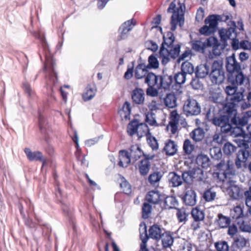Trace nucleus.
<instances>
[{
    "instance_id": "nucleus-1",
    "label": "nucleus",
    "mask_w": 251,
    "mask_h": 251,
    "mask_svg": "<svg viewBox=\"0 0 251 251\" xmlns=\"http://www.w3.org/2000/svg\"><path fill=\"white\" fill-rule=\"evenodd\" d=\"M185 5L180 2H178V6L176 7V0L173 1L170 4L167 11L169 13H173L171 17V29L175 31L176 28L177 24L181 27L184 23Z\"/></svg>"
},
{
    "instance_id": "nucleus-2",
    "label": "nucleus",
    "mask_w": 251,
    "mask_h": 251,
    "mask_svg": "<svg viewBox=\"0 0 251 251\" xmlns=\"http://www.w3.org/2000/svg\"><path fill=\"white\" fill-rule=\"evenodd\" d=\"M209 77L213 84H220L224 81L226 77L222 60L213 61L209 71Z\"/></svg>"
},
{
    "instance_id": "nucleus-3",
    "label": "nucleus",
    "mask_w": 251,
    "mask_h": 251,
    "mask_svg": "<svg viewBox=\"0 0 251 251\" xmlns=\"http://www.w3.org/2000/svg\"><path fill=\"white\" fill-rule=\"evenodd\" d=\"M216 167L219 170H223V172L217 173L218 177L220 180L224 181L226 178H231L235 174L234 170V165L232 162L228 160L226 163L225 161H221L217 164Z\"/></svg>"
},
{
    "instance_id": "nucleus-4",
    "label": "nucleus",
    "mask_w": 251,
    "mask_h": 251,
    "mask_svg": "<svg viewBox=\"0 0 251 251\" xmlns=\"http://www.w3.org/2000/svg\"><path fill=\"white\" fill-rule=\"evenodd\" d=\"M180 46L179 44L175 45L174 47H171L170 49H164L163 47L160 48L159 51V58L161 59V63L166 65L170 61V57L176 59L178 56L180 52Z\"/></svg>"
},
{
    "instance_id": "nucleus-5",
    "label": "nucleus",
    "mask_w": 251,
    "mask_h": 251,
    "mask_svg": "<svg viewBox=\"0 0 251 251\" xmlns=\"http://www.w3.org/2000/svg\"><path fill=\"white\" fill-rule=\"evenodd\" d=\"M148 126L144 123L139 124L137 120L131 121L127 126V132L130 136L137 134L138 138L146 134Z\"/></svg>"
},
{
    "instance_id": "nucleus-6",
    "label": "nucleus",
    "mask_w": 251,
    "mask_h": 251,
    "mask_svg": "<svg viewBox=\"0 0 251 251\" xmlns=\"http://www.w3.org/2000/svg\"><path fill=\"white\" fill-rule=\"evenodd\" d=\"M183 110L187 116L198 115L201 113V108L196 100L189 99L185 102Z\"/></svg>"
},
{
    "instance_id": "nucleus-7",
    "label": "nucleus",
    "mask_w": 251,
    "mask_h": 251,
    "mask_svg": "<svg viewBox=\"0 0 251 251\" xmlns=\"http://www.w3.org/2000/svg\"><path fill=\"white\" fill-rule=\"evenodd\" d=\"M249 142L245 140H242L240 141V146H242L244 150H240L237 154L235 160V165L237 168L239 169L242 167V164L246 163L248 158L249 156V152L246 150L249 147Z\"/></svg>"
},
{
    "instance_id": "nucleus-8",
    "label": "nucleus",
    "mask_w": 251,
    "mask_h": 251,
    "mask_svg": "<svg viewBox=\"0 0 251 251\" xmlns=\"http://www.w3.org/2000/svg\"><path fill=\"white\" fill-rule=\"evenodd\" d=\"M136 23L133 19L129 20L124 22L119 28V35L117 37L118 41L126 39L130 31L135 25Z\"/></svg>"
},
{
    "instance_id": "nucleus-9",
    "label": "nucleus",
    "mask_w": 251,
    "mask_h": 251,
    "mask_svg": "<svg viewBox=\"0 0 251 251\" xmlns=\"http://www.w3.org/2000/svg\"><path fill=\"white\" fill-rule=\"evenodd\" d=\"M181 176L183 178V182L190 183L194 178L201 180L203 176V171L200 168L194 169L190 172L182 173Z\"/></svg>"
},
{
    "instance_id": "nucleus-10",
    "label": "nucleus",
    "mask_w": 251,
    "mask_h": 251,
    "mask_svg": "<svg viewBox=\"0 0 251 251\" xmlns=\"http://www.w3.org/2000/svg\"><path fill=\"white\" fill-rule=\"evenodd\" d=\"M219 35L221 41L223 42L224 46L227 45L226 41L228 39L232 40L236 37L235 28L233 27H229L228 29H221L219 31Z\"/></svg>"
},
{
    "instance_id": "nucleus-11",
    "label": "nucleus",
    "mask_w": 251,
    "mask_h": 251,
    "mask_svg": "<svg viewBox=\"0 0 251 251\" xmlns=\"http://www.w3.org/2000/svg\"><path fill=\"white\" fill-rule=\"evenodd\" d=\"M249 244V242L248 239H246L242 235H236L233 238V242L231 247L233 250H242Z\"/></svg>"
},
{
    "instance_id": "nucleus-12",
    "label": "nucleus",
    "mask_w": 251,
    "mask_h": 251,
    "mask_svg": "<svg viewBox=\"0 0 251 251\" xmlns=\"http://www.w3.org/2000/svg\"><path fill=\"white\" fill-rule=\"evenodd\" d=\"M226 68L228 74L240 71V65L237 62L234 54L227 58Z\"/></svg>"
},
{
    "instance_id": "nucleus-13",
    "label": "nucleus",
    "mask_w": 251,
    "mask_h": 251,
    "mask_svg": "<svg viewBox=\"0 0 251 251\" xmlns=\"http://www.w3.org/2000/svg\"><path fill=\"white\" fill-rule=\"evenodd\" d=\"M55 67L56 62L54 59L50 58L47 60V66H46V68H45V69L48 68L50 70L51 73L50 81L52 82L53 86L57 84L58 81L57 73L55 70Z\"/></svg>"
},
{
    "instance_id": "nucleus-14",
    "label": "nucleus",
    "mask_w": 251,
    "mask_h": 251,
    "mask_svg": "<svg viewBox=\"0 0 251 251\" xmlns=\"http://www.w3.org/2000/svg\"><path fill=\"white\" fill-rule=\"evenodd\" d=\"M182 200L186 205L194 206L197 202L196 193L193 190H188L182 197Z\"/></svg>"
},
{
    "instance_id": "nucleus-15",
    "label": "nucleus",
    "mask_w": 251,
    "mask_h": 251,
    "mask_svg": "<svg viewBox=\"0 0 251 251\" xmlns=\"http://www.w3.org/2000/svg\"><path fill=\"white\" fill-rule=\"evenodd\" d=\"M228 81L231 84L236 85L237 86L243 84L245 77L244 75L240 71H237L233 73L228 75Z\"/></svg>"
},
{
    "instance_id": "nucleus-16",
    "label": "nucleus",
    "mask_w": 251,
    "mask_h": 251,
    "mask_svg": "<svg viewBox=\"0 0 251 251\" xmlns=\"http://www.w3.org/2000/svg\"><path fill=\"white\" fill-rule=\"evenodd\" d=\"M145 93L141 88H135L132 92L131 98L134 103L142 105L145 101Z\"/></svg>"
},
{
    "instance_id": "nucleus-17",
    "label": "nucleus",
    "mask_w": 251,
    "mask_h": 251,
    "mask_svg": "<svg viewBox=\"0 0 251 251\" xmlns=\"http://www.w3.org/2000/svg\"><path fill=\"white\" fill-rule=\"evenodd\" d=\"M163 198L164 197L157 190L150 191L146 196L147 201L154 204L159 203Z\"/></svg>"
},
{
    "instance_id": "nucleus-18",
    "label": "nucleus",
    "mask_w": 251,
    "mask_h": 251,
    "mask_svg": "<svg viewBox=\"0 0 251 251\" xmlns=\"http://www.w3.org/2000/svg\"><path fill=\"white\" fill-rule=\"evenodd\" d=\"M172 82L173 77L171 75H160L157 88L168 90L170 89Z\"/></svg>"
},
{
    "instance_id": "nucleus-19",
    "label": "nucleus",
    "mask_w": 251,
    "mask_h": 251,
    "mask_svg": "<svg viewBox=\"0 0 251 251\" xmlns=\"http://www.w3.org/2000/svg\"><path fill=\"white\" fill-rule=\"evenodd\" d=\"M149 232L150 237L157 241L161 239V236L164 234L163 230L157 225L151 226L149 230Z\"/></svg>"
},
{
    "instance_id": "nucleus-20",
    "label": "nucleus",
    "mask_w": 251,
    "mask_h": 251,
    "mask_svg": "<svg viewBox=\"0 0 251 251\" xmlns=\"http://www.w3.org/2000/svg\"><path fill=\"white\" fill-rule=\"evenodd\" d=\"M168 180L170 186L173 187H178L183 183V178L181 175L173 172L169 173Z\"/></svg>"
},
{
    "instance_id": "nucleus-21",
    "label": "nucleus",
    "mask_w": 251,
    "mask_h": 251,
    "mask_svg": "<svg viewBox=\"0 0 251 251\" xmlns=\"http://www.w3.org/2000/svg\"><path fill=\"white\" fill-rule=\"evenodd\" d=\"M131 158L128 151H120L119 152V162L118 165L121 167H126L130 163Z\"/></svg>"
},
{
    "instance_id": "nucleus-22",
    "label": "nucleus",
    "mask_w": 251,
    "mask_h": 251,
    "mask_svg": "<svg viewBox=\"0 0 251 251\" xmlns=\"http://www.w3.org/2000/svg\"><path fill=\"white\" fill-rule=\"evenodd\" d=\"M209 67L206 64H200L196 69V76L197 78H203L209 75Z\"/></svg>"
},
{
    "instance_id": "nucleus-23",
    "label": "nucleus",
    "mask_w": 251,
    "mask_h": 251,
    "mask_svg": "<svg viewBox=\"0 0 251 251\" xmlns=\"http://www.w3.org/2000/svg\"><path fill=\"white\" fill-rule=\"evenodd\" d=\"M24 152L27 159L30 161H38V160H42L43 153L40 151H35L33 152L29 148H25L24 149Z\"/></svg>"
},
{
    "instance_id": "nucleus-24",
    "label": "nucleus",
    "mask_w": 251,
    "mask_h": 251,
    "mask_svg": "<svg viewBox=\"0 0 251 251\" xmlns=\"http://www.w3.org/2000/svg\"><path fill=\"white\" fill-rule=\"evenodd\" d=\"M149 69L145 63H140L135 68L134 75L137 79H141L148 73Z\"/></svg>"
},
{
    "instance_id": "nucleus-25",
    "label": "nucleus",
    "mask_w": 251,
    "mask_h": 251,
    "mask_svg": "<svg viewBox=\"0 0 251 251\" xmlns=\"http://www.w3.org/2000/svg\"><path fill=\"white\" fill-rule=\"evenodd\" d=\"M164 104L169 108H174L177 106V98L175 94H167L164 99Z\"/></svg>"
},
{
    "instance_id": "nucleus-26",
    "label": "nucleus",
    "mask_w": 251,
    "mask_h": 251,
    "mask_svg": "<svg viewBox=\"0 0 251 251\" xmlns=\"http://www.w3.org/2000/svg\"><path fill=\"white\" fill-rule=\"evenodd\" d=\"M177 145L171 140H168L165 143L164 151L168 155H174L177 151Z\"/></svg>"
},
{
    "instance_id": "nucleus-27",
    "label": "nucleus",
    "mask_w": 251,
    "mask_h": 251,
    "mask_svg": "<svg viewBox=\"0 0 251 251\" xmlns=\"http://www.w3.org/2000/svg\"><path fill=\"white\" fill-rule=\"evenodd\" d=\"M175 37L174 34L171 32H168L166 36H163V42L162 44L161 47L164 49H170L173 46L175 41Z\"/></svg>"
},
{
    "instance_id": "nucleus-28",
    "label": "nucleus",
    "mask_w": 251,
    "mask_h": 251,
    "mask_svg": "<svg viewBox=\"0 0 251 251\" xmlns=\"http://www.w3.org/2000/svg\"><path fill=\"white\" fill-rule=\"evenodd\" d=\"M128 152L131 159H134V161L139 159L142 154H143L141 149L137 145L131 146Z\"/></svg>"
},
{
    "instance_id": "nucleus-29",
    "label": "nucleus",
    "mask_w": 251,
    "mask_h": 251,
    "mask_svg": "<svg viewBox=\"0 0 251 251\" xmlns=\"http://www.w3.org/2000/svg\"><path fill=\"white\" fill-rule=\"evenodd\" d=\"M220 18H221L220 15H213L209 16L205 19V24L208 25L213 31L215 32L218 25V21H220Z\"/></svg>"
},
{
    "instance_id": "nucleus-30",
    "label": "nucleus",
    "mask_w": 251,
    "mask_h": 251,
    "mask_svg": "<svg viewBox=\"0 0 251 251\" xmlns=\"http://www.w3.org/2000/svg\"><path fill=\"white\" fill-rule=\"evenodd\" d=\"M97 89L94 85H88L86 88V91L82 95L84 101H88L93 99L96 95Z\"/></svg>"
},
{
    "instance_id": "nucleus-31",
    "label": "nucleus",
    "mask_w": 251,
    "mask_h": 251,
    "mask_svg": "<svg viewBox=\"0 0 251 251\" xmlns=\"http://www.w3.org/2000/svg\"><path fill=\"white\" fill-rule=\"evenodd\" d=\"M162 244L164 248H170L174 243V238L170 232H164L161 236Z\"/></svg>"
},
{
    "instance_id": "nucleus-32",
    "label": "nucleus",
    "mask_w": 251,
    "mask_h": 251,
    "mask_svg": "<svg viewBox=\"0 0 251 251\" xmlns=\"http://www.w3.org/2000/svg\"><path fill=\"white\" fill-rule=\"evenodd\" d=\"M160 75H156L152 73H148L145 77V83L148 86H154L157 87Z\"/></svg>"
},
{
    "instance_id": "nucleus-33",
    "label": "nucleus",
    "mask_w": 251,
    "mask_h": 251,
    "mask_svg": "<svg viewBox=\"0 0 251 251\" xmlns=\"http://www.w3.org/2000/svg\"><path fill=\"white\" fill-rule=\"evenodd\" d=\"M176 216L179 223L185 224L188 221L189 213L184 208H176Z\"/></svg>"
},
{
    "instance_id": "nucleus-34",
    "label": "nucleus",
    "mask_w": 251,
    "mask_h": 251,
    "mask_svg": "<svg viewBox=\"0 0 251 251\" xmlns=\"http://www.w3.org/2000/svg\"><path fill=\"white\" fill-rule=\"evenodd\" d=\"M205 135L203 129L201 128L198 127L195 129L190 133L191 138L196 142L201 141Z\"/></svg>"
},
{
    "instance_id": "nucleus-35",
    "label": "nucleus",
    "mask_w": 251,
    "mask_h": 251,
    "mask_svg": "<svg viewBox=\"0 0 251 251\" xmlns=\"http://www.w3.org/2000/svg\"><path fill=\"white\" fill-rule=\"evenodd\" d=\"M218 219L217 223L220 228H224L227 227L230 224V219L226 216L220 213L218 215Z\"/></svg>"
},
{
    "instance_id": "nucleus-36",
    "label": "nucleus",
    "mask_w": 251,
    "mask_h": 251,
    "mask_svg": "<svg viewBox=\"0 0 251 251\" xmlns=\"http://www.w3.org/2000/svg\"><path fill=\"white\" fill-rule=\"evenodd\" d=\"M150 167V161H148L147 160H142L139 165L140 175L143 176H146L149 172Z\"/></svg>"
},
{
    "instance_id": "nucleus-37",
    "label": "nucleus",
    "mask_w": 251,
    "mask_h": 251,
    "mask_svg": "<svg viewBox=\"0 0 251 251\" xmlns=\"http://www.w3.org/2000/svg\"><path fill=\"white\" fill-rule=\"evenodd\" d=\"M139 231L140 233V238L142 241L141 244H147L150 236L148 235L147 226L145 223L140 224Z\"/></svg>"
},
{
    "instance_id": "nucleus-38",
    "label": "nucleus",
    "mask_w": 251,
    "mask_h": 251,
    "mask_svg": "<svg viewBox=\"0 0 251 251\" xmlns=\"http://www.w3.org/2000/svg\"><path fill=\"white\" fill-rule=\"evenodd\" d=\"M209 158L204 154H199L196 158L197 163L203 168H207L209 166Z\"/></svg>"
},
{
    "instance_id": "nucleus-39",
    "label": "nucleus",
    "mask_w": 251,
    "mask_h": 251,
    "mask_svg": "<svg viewBox=\"0 0 251 251\" xmlns=\"http://www.w3.org/2000/svg\"><path fill=\"white\" fill-rule=\"evenodd\" d=\"M191 215L196 222H199L202 221L204 218V213L197 207L194 208L191 211Z\"/></svg>"
},
{
    "instance_id": "nucleus-40",
    "label": "nucleus",
    "mask_w": 251,
    "mask_h": 251,
    "mask_svg": "<svg viewBox=\"0 0 251 251\" xmlns=\"http://www.w3.org/2000/svg\"><path fill=\"white\" fill-rule=\"evenodd\" d=\"M164 206L166 208H173L178 205V202L175 197L168 196L164 198L163 201Z\"/></svg>"
},
{
    "instance_id": "nucleus-41",
    "label": "nucleus",
    "mask_w": 251,
    "mask_h": 251,
    "mask_svg": "<svg viewBox=\"0 0 251 251\" xmlns=\"http://www.w3.org/2000/svg\"><path fill=\"white\" fill-rule=\"evenodd\" d=\"M40 39L43 49L45 51L46 63L45 65V68H46V66H47V60L50 58H53L50 56V48L45 37L44 36H41L40 37Z\"/></svg>"
},
{
    "instance_id": "nucleus-42",
    "label": "nucleus",
    "mask_w": 251,
    "mask_h": 251,
    "mask_svg": "<svg viewBox=\"0 0 251 251\" xmlns=\"http://www.w3.org/2000/svg\"><path fill=\"white\" fill-rule=\"evenodd\" d=\"M192 49L197 52H204L205 49V44L200 40L191 41Z\"/></svg>"
},
{
    "instance_id": "nucleus-43",
    "label": "nucleus",
    "mask_w": 251,
    "mask_h": 251,
    "mask_svg": "<svg viewBox=\"0 0 251 251\" xmlns=\"http://www.w3.org/2000/svg\"><path fill=\"white\" fill-rule=\"evenodd\" d=\"M181 71L186 75L187 74L192 75L194 72V67L191 63L185 61L181 64Z\"/></svg>"
},
{
    "instance_id": "nucleus-44",
    "label": "nucleus",
    "mask_w": 251,
    "mask_h": 251,
    "mask_svg": "<svg viewBox=\"0 0 251 251\" xmlns=\"http://www.w3.org/2000/svg\"><path fill=\"white\" fill-rule=\"evenodd\" d=\"M227 192L231 198L233 199H237L239 196L240 190L239 187L233 185H231L227 188Z\"/></svg>"
},
{
    "instance_id": "nucleus-45",
    "label": "nucleus",
    "mask_w": 251,
    "mask_h": 251,
    "mask_svg": "<svg viewBox=\"0 0 251 251\" xmlns=\"http://www.w3.org/2000/svg\"><path fill=\"white\" fill-rule=\"evenodd\" d=\"M230 216L233 219H239L244 216L243 211L240 206L235 207L230 211Z\"/></svg>"
},
{
    "instance_id": "nucleus-46",
    "label": "nucleus",
    "mask_w": 251,
    "mask_h": 251,
    "mask_svg": "<svg viewBox=\"0 0 251 251\" xmlns=\"http://www.w3.org/2000/svg\"><path fill=\"white\" fill-rule=\"evenodd\" d=\"M216 196V193L211 188L206 190L202 194L203 199L206 201H213Z\"/></svg>"
},
{
    "instance_id": "nucleus-47",
    "label": "nucleus",
    "mask_w": 251,
    "mask_h": 251,
    "mask_svg": "<svg viewBox=\"0 0 251 251\" xmlns=\"http://www.w3.org/2000/svg\"><path fill=\"white\" fill-rule=\"evenodd\" d=\"M149 69H157L159 67V62L157 58L153 54L148 58V64L146 65Z\"/></svg>"
},
{
    "instance_id": "nucleus-48",
    "label": "nucleus",
    "mask_w": 251,
    "mask_h": 251,
    "mask_svg": "<svg viewBox=\"0 0 251 251\" xmlns=\"http://www.w3.org/2000/svg\"><path fill=\"white\" fill-rule=\"evenodd\" d=\"M236 103L234 101H231V102H227L225 104V110L229 116H231L232 114L235 116L236 111L235 107Z\"/></svg>"
},
{
    "instance_id": "nucleus-49",
    "label": "nucleus",
    "mask_w": 251,
    "mask_h": 251,
    "mask_svg": "<svg viewBox=\"0 0 251 251\" xmlns=\"http://www.w3.org/2000/svg\"><path fill=\"white\" fill-rule=\"evenodd\" d=\"M210 154L212 158L215 160H219L222 156V153L221 148L214 147L210 149Z\"/></svg>"
},
{
    "instance_id": "nucleus-50",
    "label": "nucleus",
    "mask_w": 251,
    "mask_h": 251,
    "mask_svg": "<svg viewBox=\"0 0 251 251\" xmlns=\"http://www.w3.org/2000/svg\"><path fill=\"white\" fill-rule=\"evenodd\" d=\"M120 187L122 189L123 192L126 194H129L131 192V187L130 184L124 177L121 178Z\"/></svg>"
},
{
    "instance_id": "nucleus-51",
    "label": "nucleus",
    "mask_w": 251,
    "mask_h": 251,
    "mask_svg": "<svg viewBox=\"0 0 251 251\" xmlns=\"http://www.w3.org/2000/svg\"><path fill=\"white\" fill-rule=\"evenodd\" d=\"M232 122L236 126H244L247 124L248 122V117L246 115H243L241 118H236V116L232 118Z\"/></svg>"
},
{
    "instance_id": "nucleus-52",
    "label": "nucleus",
    "mask_w": 251,
    "mask_h": 251,
    "mask_svg": "<svg viewBox=\"0 0 251 251\" xmlns=\"http://www.w3.org/2000/svg\"><path fill=\"white\" fill-rule=\"evenodd\" d=\"M161 177L162 175L160 172H154L149 176L148 181L151 185H154L160 181Z\"/></svg>"
},
{
    "instance_id": "nucleus-53",
    "label": "nucleus",
    "mask_w": 251,
    "mask_h": 251,
    "mask_svg": "<svg viewBox=\"0 0 251 251\" xmlns=\"http://www.w3.org/2000/svg\"><path fill=\"white\" fill-rule=\"evenodd\" d=\"M145 122L151 126H157L155 118V114L151 112H148L146 113Z\"/></svg>"
},
{
    "instance_id": "nucleus-54",
    "label": "nucleus",
    "mask_w": 251,
    "mask_h": 251,
    "mask_svg": "<svg viewBox=\"0 0 251 251\" xmlns=\"http://www.w3.org/2000/svg\"><path fill=\"white\" fill-rule=\"evenodd\" d=\"M228 121V118L226 116H222L219 117H215L213 119L212 123L214 125L217 126H223L226 122Z\"/></svg>"
},
{
    "instance_id": "nucleus-55",
    "label": "nucleus",
    "mask_w": 251,
    "mask_h": 251,
    "mask_svg": "<svg viewBox=\"0 0 251 251\" xmlns=\"http://www.w3.org/2000/svg\"><path fill=\"white\" fill-rule=\"evenodd\" d=\"M194 147L189 139H186L184 141L183 149L184 152L187 154H190L194 150Z\"/></svg>"
},
{
    "instance_id": "nucleus-56",
    "label": "nucleus",
    "mask_w": 251,
    "mask_h": 251,
    "mask_svg": "<svg viewBox=\"0 0 251 251\" xmlns=\"http://www.w3.org/2000/svg\"><path fill=\"white\" fill-rule=\"evenodd\" d=\"M223 150L225 154L230 155L236 151V147L230 143L227 142L225 144Z\"/></svg>"
},
{
    "instance_id": "nucleus-57",
    "label": "nucleus",
    "mask_w": 251,
    "mask_h": 251,
    "mask_svg": "<svg viewBox=\"0 0 251 251\" xmlns=\"http://www.w3.org/2000/svg\"><path fill=\"white\" fill-rule=\"evenodd\" d=\"M151 206L148 203H144L142 206V217L146 219H148L151 213Z\"/></svg>"
},
{
    "instance_id": "nucleus-58",
    "label": "nucleus",
    "mask_w": 251,
    "mask_h": 251,
    "mask_svg": "<svg viewBox=\"0 0 251 251\" xmlns=\"http://www.w3.org/2000/svg\"><path fill=\"white\" fill-rule=\"evenodd\" d=\"M209 100L214 103L224 105L223 103V102H224L223 97L222 96L221 94H213L212 96L209 97Z\"/></svg>"
},
{
    "instance_id": "nucleus-59",
    "label": "nucleus",
    "mask_w": 251,
    "mask_h": 251,
    "mask_svg": "<svg viewBox=\"0 0 251 251\" xmlns=\"http://www.w3.org/2000/svg\"><path fill=\"white\" fill-rule=\"evenodd\" d=\"M72 140L75 143V147L76 148V151L75 152V157L77 160H78V139L77 136V132L76 130H75L73 134H70Z\"/></svg>"
},
{
    "instance_id": "nucleus-60",
    "label": "nucleus",
    "mask_w": 251,
    "mask_h": 251,
    "mask_svg": "<svg viewBox=\"0 0 251 251\" xmlns=\"http://www.w3.org/2000/svg\"><path fill=\"white\" fill-rule=\"evenodd\" d=\"M215 247L217 251H228L229 250V246L226 241L215 243Z\"/></svg>"
},
{
    "instance_id": "nucleus-61",
    "label": "nucleus",
    "mask_w": 251,
    "mask_h": 251,
    "mask_svg": "<svg viewBox=\"0 0 251 251\" xmlns=\"http://www.w3.org/2000/svg\"><path fill=\"white\" fill-rule=\"evenodd\" d=\"M23 85L25 93L27 95L28 98H33L35 94L34 91L31 89L30 85L27 82H24Z\"/></svg>"
},
{
    "instance_id": "nucleus-62",
    "label": "nucleus",
    "mask_w": 251,
    "mask_h": 251,
    "mask_svg": "<svg viewBox=\"0 0 251 251\" xmlns=\"http://www.w3.org/2000/svg\"><path fill=\"white\" fill-rule=\"evenodd\" d=\"M186 75L181 71L175 75L174 78L177 84H182L186 81Z\"/></svg>"
},
{
    "instance_id": "nucleus-63",
    "label": "nucleus",
    "mask_w": 251,
    "mask_h": 251,
    "mask_svg": "<svg viewBox=\"0 0 251 251\" xmlns=\"http://www.w3.org/2000/svg\"><path fill=\"white\" fill-rule=\"evenodd\" d=\"M246 197V204L248 207V211L251 215V186L250 187L249 190L245 193Z\"/></svg>"
},
{
    "instance_id": "nucleus-64",
    "label": "nucleus",
    "mask_w": 251,
    "mask_h": 251,
    "mask_svg": "<svg viewBox=\"0 0 251 251\" xmlns=\"http://www.w3.org/2000/svg\"><path fill=\"white\" fill-rule=\"evenodd\" d=\"M239 225L240 230L243 232H251V226L244 221H242L241 223L240 222H237Z\"/></svg>"
}]
</instances>
